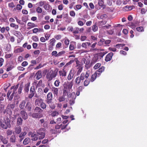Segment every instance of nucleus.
<instances>
[{
    "mask_svg": "<svg viewBox=\"0 0 147 147\" xmlns=\"http://www.w3.org/2000/svg\"><path fill=\"white\" fill-rule=\"evenodd\" d=\"M73 85V83L72 82H65L63 85V95L67 94L69 98V96L71 94L70 93Z\"/></svg>",
    "mask_w": 147,
    "mask_h": 147,
    "instance_id": "1",
    "label": "nucleus"
},
{
    "mask_svg": "<svg viewBox=\"0 0 147 147\" xmlns=\"http://www.w3.org/2000/svg\"><path fill=\"white\" fill-rule=\"evenodd\" d=\"M10 121L7 117H5L3 119L0 118V127L2 128L6 129L7 128L11 127Z\"/></svg>",
    "mask_w": 147,
    "mask_h": 147,
    "instance_id": "2",
    "label": "nucleus"
},
{
    "mask_svg": "<svg viewBox=\"0 0 147 147\" xmlns=\"http://www.w3.org/2000/svg\"><path fill=\"white\" fill-rule=\"evenodd\" d=\"M85 78V74L82 73L80 76L77 77L75 80L76 84L80 85L82 84Z\"/></svg>",
    "mask_w": 147,
    "mask_h": 147,
    "instance_id": "3",
    "label": "nucleus"
},
{
    "mask_svg": "<svg viewBox=\"0 0 147 147\" xmlns=\"http://www.w3.org/2000/svg\"><path fill=\"white\" fill-rule=\"evenodd\" d=\"M57 75V72L51 70L46 75V78L49 80H51L55 78Z\"/></svg>",
    "mask_w": 147,
    "mask_h": 147,
    "instance_id": "4",
    "label": "nucleus"
},
{
    "mask_svg": "<svg viewBox=\"0 0 147 147\" xmlns=\"http://www.w3.org/2000/svg\"><path fill=\"white\" fill-rule=\"evenodd\" d=\"M37 134L39 139L40 140L45 137V134L43 129H40L37 131Z\"/></svg>",
    "mask_w": 147,
    "mask_h": 147,
    "instance_id": "5",
    "label": "nucleus"
},
{
    "mask_svg": "<svg viewBox=\"0 0 147 147\" xmlns=\"http://www.w3.org/2000/svg\"><path fill=\"white\" fill-rule=\"evenodd\" d=\"M76 95L74 92H72L71 93L69 96V98H71V99L69 100V103L71 105L74 104L75 103V100L76 98Z\"/></svg>",
    "mask_w": 147,
    "mask_h": 147,
    "instance_id": "6",
    "label": "nucleus"
},
{
    "mask_svg": "<svg viewBox=\"0 0 147 147\" xmlns=\"http://www.w3.org/2000/svg\"><path fill=\"white\" fill-rule=\"evenodd\" d=\"M82 62H83L85 64V67L87 69L90 67V60L87 58H83L82 60Z\"/></svg>",
    "mask_w": 147,
    "mask_h": 147,
    "instance_id": "7",
    "label": "nucleus"
},
{
    "mask_svg": "<svg viewBox=\"0 0 147 147\" xmlns=\"http://www.w3.org/2000/svg\"><path fill=\"white\" fill-rule=\"evenodd\" d=\"M20 114L22 119L26 120L28 118V116L27 113L25 110H23L20 111Z\"/></svg>",
    "mask_w": 147,
    "mask_h": 147,
    "instance_id": "8",
    "label": "nucleus"
},
{
    "mask_svg": "<svg viewBox=\"0 0 147 147\" xmlns=\"http://www.w3.org/2000/svg\"><path fill=\"white\" fill-rule=\"evenodd\" d=\"M14 35L16 36H17L20 41L22 40L24 38L23 36L20 32L15 31L14 32Z\"/></svg>",
    "mask_w": 147,
    "mask_h": 147,
    "instance_id": "9",
    "label": "nucleus"
},
{
    "mask_svg": "<svg viewBox=\"0 0 147 147\" xmlns=\"http://www.w3.org/2000/svg\"><path fill=\"white\" fill-rule=\"evenodd\" d=\"M43 101V100L41 98H38L35 101V104L36 105L39 106Z\"/></svg>",
    "mask_w": 147,
    "mask_h": 147,
    "instance_id": "10",
    "label": "nucleus"
},
{
    "mask_svg": "<svg viewBox=\"0 0 147 147\" xmlns=\"http://www.w3.org/2000/svg\"><path fill=\"white\" fill-rule=\"evenodd\" d=\"M113 55V53L111 52L110 53H109L106 57L105 58V61L107 62L110 61Z\"/></svg>",
    "mask_w": 147,
    "mask_h": 147,
    "instance_id": "11",
    "label": "nucleus"
},
{
    "mask_svg": "<svg viewBox=\"0 0 147 147\" xmlns=\"http://www.w3.org/2000/svg\"><path fill=\"white\" fill-rule=\"evenodd\" d=\"M33 33H36L37 32H43L44 30L42 28H35L32 30Z\"/></svg>",
    "mask_w": 147,
    "mask_h": 147,
    "instance_id": "12",
    "label": "nucleus"
},
{
    "mask_svg": "<svg viewBox=\"0 0 147 147\" xmlns=\"http://www.w3.org/2000/svg\"><path fill=\"white\" fill-rule=\"evenodd\" d=\"M53 98L52 94L51 92H49L47 95V100L46 102H49L50 101H52V98Z\"/></svg>",
    "mask_w": 147,
    "mask_h": 147,
    "instance_id": "13",
    "label": "nucleus"
},
{
    "mask_svg": "<svg viewBox=\"0 0 147 147\" xmlns=\"http://www.w3.org/2000/svg\"><path fill=\"white\" fill-rule=\"evenodd\" d=\"M49 102H46L47 103L49 104V106L50 108L52 109H55L56 107V106L55 104L52 101H50Z\"/></svg>",
    "mask_w": 147,
    "mask_h": 147,
    "instance_id": "14",
    "label": "nucleus"
},
{
    "mask_svg": "<svg viewBox=\"0 0 147 147\" xmlns=\"http://www.w3.org/2000/svg\"><path fill=\"white\" fill-rule=\"evenodd\" d=\"M105 69V67H104L102 66L95 72L97 73L98 76H99L101 73L104 71Z\"/></svg>",
    "mask_w": 147,
    "mask_h": 147,
    "instance_id": "15",
    "label": "nucleus"
},
{
    "mask_svg": "<svg viewBox=\"0 0 147 147\" xmlns=\"http://www.w3.org/2000/svg\"><path fill=\"white\" fill-rule=\"evenodd\" d=\"M97 77H98V75H97V73L96 72H95L94 74L92 75L90 79V81L92 82H93Z\"/></svg>",
    "mask_w": 147,
    "mask_h": 147,
    "instance_id": "16",
    "label": "nucleus"
},
{
    "mask_svg": "<svg viewBox=\"0 0 147 147\" xmlns=\"http://www.w3.org/2000/svg\"><path fill=\"white\" fill-rule=\"evenodd\" d=\"M74 75V71L71 70L67 77V79L69 80H71L73 78Z\"/></svg>",
    "mask_w": 147,
    "mask_h": 147,
    "instance_id": "17",
    "label": "nucleus"
},
{
    "mask_svg": "<svg viewBox=\"0 0 147 147\" xmlns=\"http://www.w3.org/2000/svg\"><path fill=\"white\" fill-rule=\"evenodd\" d=\"M32 105L31 103L30 102H28L26 104L25 106L26 108L29 111H31Z\"/></svg>",
    "mask_w": 147,
    "mask_h": 147,
    "instance_id": "18",
    "label": "nucleus"
},
{
    "mask_svg": "<svg viewBox=\"0 0 147 147\" xmlns=\"http://www.w3.org/2000/svg\"><path fill=\"white\" fill-rule=\"evenodd\" d=\"M0 139L4 144H7L8 142L7 139L2 136H0Z\"/></svg>",
    "mask_w": 147,
    "mask_h": 147,
    "instance_id": "19",
    "label": "nucleus"
},
{
    "mask_svg": "<svg viewBox=\"0 0 147 147\" xmlns=\"http://www.w3.org/2000/svg\"><path fill=\"white\" fill-rule=\"evenodd\" d=\"M3 113L4 114L6 113L9 115H11L12 114L11 109L7 107L6 109L4 111Z\"/></svg>",
    "mask_w": 147,
    "mask_h": 147,
    "instance_id": "20",
    "label": "nucleus"
},
{
    "mask_svg": "<svg viewBox=\"0 0 147 147\" xmlns=\"http://www.w3.org/2000/svg\"><path fill=\"white\" fill-rule=\"evenodd\" d=\"M32 117L34 118H40L42 117V115L39 113H34L32 114Z\"/></svg>",
    "mask_w": 147,
    "mask_h": 147,
    "instance_id": "21",
    "label": "nucleus"
},
{
    "mask_svg": "<svg viewBox=\"0 0 147 147\" xmlns=\"http://www.w3.org/2000/svg\"><path fill=\"white\" fill-rule=\"evenodd\" d=\"M36 79L37 80H39L42 77V72L40 70L38 71L36 74Z\"/></svg>",
    "mask_w": 147,
    "mask_h": 147,
    "instance_id": "22",
    "label": "nucleus"
},
{
    "mask_svg": "<svg viewBox=\"0 0 147 147\" xmlns=\"http://www.w3.org/2000/svg\"><path fill=\"white\" fill-rule=\"evenodd\" d=\"M15 132L17 134H20L22 131V129L21 127L20 126H17L15 127Z\"/></svg>",
    "mask_w": 147,
    "mask_h": 147,
    "instance_id": "23",
    "label": "nucleus"
},
{
    "mask_svg": "<svg viewBox=\"0 0 147 147\" xmlns=\"http://www.w3.org/2000/svg\"><path fill=\"white\" fill-rule=\"evenodd\" d=\"M26 101L25 100H22L20 102L19 107L21 109H23L24 107Z\"/></svg>",
    "mask_w": 147,
    "mask_h": 147,
    "instance_id": "24",
    "label": "nucleus"
},
{
    "mask_svg": "<svg viewBox=\"0 0 147 147\" xmlns=\"http://www.w3.org/2000/svg\"><path fill=\"white\" fill-rule=\"evenodd\" d=\"M23 120L21 117H19L17 118V124L18 125H21L22 123Z\"/></svg>",
    "mask_w": 147,
    "mask_h": 147,
    "instance_id": "25",
    "label": "nucleus"
},
{
    "mask_svg": "<svg viewBox=\"0 0 147 147\" xmlns=\"http://www.w3.org/2000/svg\"><path fill=\"white\" fill-rule=\"evenodd\" d=\"M97 17L98 19H105L107 18V16L106 14L100 16V14H98L97 15Z\"/></svg>",
    "mask_w": 147,
    "mask_h": 147,
    "instance_id": "26",
    "label": "nucleus"
},
{
    "mask_svg": "<svg viewBox=\"0 0 147 147\" xmlns=\"http://www.w3.org/2000/svg\"><path fill=\"white\" fill-rule=\"evenodd\" d=\"M55 41V39L53 38L50 40V42L49 43V46L50 47H52L54 46Z\"/></svg>",
    "mask_w": 147,
    "mask_h": 147,
    "instance_id": "27",
    "label": "nucleus"
},
{
    "mask_svg": "<svg viewBox=\"0 0 147 147\" xmlns=\"http://www.w3.org/2000/svg\"><path fill=\"white\" fill-rule=\"evenodd\" d=\"M27 25L29 27L28 28L29 29H31L37 26V25L34 24L31 22H28V23Z\"/></svg>",
    "mask_w": 147,
    "mask_h": 147,
    "instance_id": "28",
    "label": "nucleus"
},
{
    "mask_svg": "<svg viewBox=\"0 0 147 147\" xmlns=\"http://www.w3.org/2000/svg\"><path fill=\"white\" fill-rule=\"evenodd\" d=\"M52 90L55 95H57L58 93V89L54 87H52Z\"/></svg>",
    "mask_w": 147,
    "mask_h": 147,
    "instance_id": "29",
    "label": "nucleus"
},
{
    "mask_svg": "<svg viewBox=\"0 0 147 147\" xmlns=\"http://www.w3.org/2000/svg\"><path fill=\"white\" fill-rule=\"evenodd\" d=\"M51 7L50 5L45 2V3L44 5L43 8L46 10H49Z\"/></svg>",
    "mask_w": 147,
    "mask_h": 147,
    "instance_id": "30",
    "label": "nucleus"
},
{
    "mask_svg": "<svg viewBox=\"0 0 147 147\" xmlns=\"http://www.w3.org/2000/svg\"><path fill=\"white\" fill-rule=\"evenodd\" d=\"M59 73L60 76H65L66 75V72L65 70H63V71H59Z\"/></svg>",
    "mask_w": 147,
    "mask_h": 147,
    "instance_id": "31",
    "label": "nucleus"
},
{
    "mask_svg": "<svg viewBox=\"0 0 147 147\" xmlns=\"http://www.w3.org/2000/svg\"><path fill=\"white\" fill-rule=\"evenodd\" d=\"M23 49L22 47H20L17 49H16L14 50V52L16 53H19L22 52Z\"/></svg>",
    "mask_w": 147,
    "mask_h": 147,
    "instance_id": "32",
    "label": "nucleus"
},
{
    "mask_svg": "<svg viewBox=\"0 0 147 147\" xmlns=\"http://www.w3.org/2000/svg\"><path fill=\"white\" fill-rule=\"evenodd\" d=\"M30 142V139L27 138H26L23 142V144L25 145L28 144Z\"/></svg>",
    "mask_w": 147,
    "mask_h": 147,
    "instance_id": "33",
    "label": "nucleus"
},
{
    "mask_svg": "<svg viewBox=\"0 0 147 147\" xmlns=\"http://www.w3.org/2000/svg\"><path fill=\"white\" fill-rule=\"evenodd\" d=\"M65 95H64L63 96H60L58 99V100L59 101L61 102H63L65 100V98L64 96Z\"/></svg>",
    "mask_w": 147,
    "mask_h": 147,
    "instance_id": "34",
    "label": "nucleus"
},
{
    "mask_svg": "<svg viewBox=\"0 0 147 147\" xmlns=\"http://www.w3.org/2000/svg\"><path fill=\"white\" fill-rule=\"evenodd\" d=\"M136 30L139 32H143L144 31V29L143 27L142 26L138 27L136 28Z\"/></svg>",
    "mask_w": 147,
    "mask_h": 147,
    "instance_id": "35",
    "label": "nucleus"
},
{
    "mask_svg": "<svg viewBox=\"0 0 147 147\" xmlns=\"http://www.w3.org/2000/svg\"><path fill=\"white\" fill-rule=\"evenodd\" d=\"M10 141L12 143H14L16 142V137L15 136L12 135L10 138Z\"/></svg>",
    "mask_w": 147,
    "mask_h": 147,
    "instance_id": "36",
    "label": "nucleus"
},
{
    "mask_svg": "<svg viewBox=\"0 0 147 147\" xmlns=\"http://www.w3.org/2000/svg\"><path fill=\"white\" fill-rule=\"evenodd\" d=\"M10 26L11 27L14 28L15 29L17 30L18 28V26L17 25H16L15 24L11 23Z\"/></svg>",
    "mask_w": 147,
    "mask_h": 147,
    "instance_id": "37",
    "label": "nucleus"
},
{
    "mask_svg": "<svg viewBox=\"0 0 147 147\" xmlns=\"http://www.w3.org/2000/svg\"><path fill=\"white\" fill-rule=\"evenodd\" d=\"M39 106L42 109H44L46 108L47 105L43 101Z\"/></svg>",
    "mask_w": 147,
    "mask_h": 147,
    "instance_id": "38",
    "label": "nucleus"
},
{
    "mask_svg": "<svg viewBox=\"0 0 147 147\" xmlns=\"http://www.w3.org/2000/svg\"><path fill=\"white\" fill-rule=\"evenodd\" d=\"M19 84H17L15 86H12L11 87V89H13V92H15L16 91L18 87Z\"/></svg>",
    "mask_w": 147,
    "mask_h": 147,
    "instance_id": "39",
    "label": "nucleus"
},
{
    "mask_svg": "<svg viewBox=\"0 0 147 147\" xmlns=\"http://www.w3.org/2000/svg\"><path fill=\"white\" fill-rule=\"evenodd\" d=\"M125 45L124 44H117L116 45L115 47L118 49H122V47Z\"/></svg>",
    "mask_w": 147,
    "mask_h": 147,
    "instance_id": "40",
    "label": "nucleus"
},
{
    "mask_svg": "<svg viewBox=\"0 0 147 147\" xmlns=\"http://www.w3.org/2000/svg\"><path fill=\"white\" fill-rule=\"evenodd\" d=\"M27 132H24L21 133L20 134H19V137L20 138H24Z\"/></svg>",
    "mask_w": 147,
    "mask_h": 147,
    "instance_id": "41",
    "label": "nucleus"
},
{
    "mask_svg": "<svg viewBox=\"0 0 147 147\" xmlns=\"http://www.w3.org/2000/svg\"><path fill=\"white\" fill-rule=\"evenodd\" d=\"M129 26L133 29H134L136 27V24L132 22L129 23Z\"/></svg>",
    "mask_w": 147,
    "mask_h": 147,
    "instance_id": "42",
    "label": "nucleus"
},
{
    "mask_svg": "<svg viewBox=\"0 0 147 147\" xmlns=\"http://www.w3.org/2000/svg\"><path fill=\"white\" fill-rule=\"evenodd\" d=\"M87 37L86 36L82 35L81 36L80 39L81 41H83L87 40Z\"/></svg>",
    "mask_w": 147,
    "mask_h": 147,
    "instance_id": "43",
    "label": "nucleus"
},
{
    "mask_svg": "<svg viewBox=\"0 0 147 147\" xmlns=\"http://www.w3.org/2000/svg\"><path fill=\"white\" fill-rule=\"evenodd\" d=\"M59 115V113L57 111H53L51 114V115L52 117L57 116Z\"/></svg>",
    "mask_w": 147,
    "mask_h": 147,
    "instance_id": "44",
    "label": "nucleus"
},
{
    "mask_svg": "<svg viewBox=\"0 0 147 147\" xmlns=\"http://www.w3.org/2000/svg\"><path fill=\"white\" fill-rule=\"evenodd\" d=\"M105 40L104 39H101L98 42V45L99 46H101L104 43Z\"/></svg>",
    "mask_w": 147,
    "mask_h": 147,
    "instance_id": "45",
    "label": "nucleus"
},
{
    "mask_svg": "<svg viewBox=\"0 0 147 147\" xmlns=\"http://www.w3.org/2000/svg\"><path fill=\"white\" fill-rule=\"evenodd\" d=\"M32 39L34 42H37L38 40V38L36 36H32Z\"/></svg>",
    "mask_w": 147,
    "mask_h": 147,
    "instance_id": "46",
    "label": "nucleus"
},
{
    "mask_svg": "<svg viewBox=\"0 0 147 147\" xmlns=\"http://www.w3.org/2000/svg\"><path fill=\"white\" fill-rule=\"evenodd\" d=\"M22 8V6L20 4H18L17 5L16 8H14V10H16V9L18 10H20Z\"/></svg>",
    "mask_w": 147,
    "mask_h": 147,
    "instance_id": "47",
    "label": "nucleus"
},
{
    "mask_svg": "<svg viewBox=\"0 0 147 147\" xmlns=\"http://www.w3.org/2000/svg\"><path fill=\"white\" fill-rule=\"evenodd\" d=\"M32 140L36 141L38 140V137L37 136V134L36 135L34 134V137H32Z\"/></svg>",
    "mask_w": 147,
    "mask_h": 147,
    "instance_id": "48",
    "label": "nucleus"
},
{
    "mask_svg": "<svg viewBox=\"0 0 147 147\" xmlns=\"http://www.w3.org/2000/svg\"><path fill=\"white\" fill-rule=\"evenodd\" d=\"M7 107L11 109H13L15 107V104H9L8 105Z\"/></svg>",
    "mask_w": 147,
    "mask_h": 147,
    "instance_id": "49",
    "label": "nucleus"
},
{
    "mask_svg": "<svg viewBox=\"0 0 147 147\" xmlns=\"http://www.w3.org/2000/svg\"><path fill=\"white\" fill-rule=\"evenodd\" d=\"M79 32V28L76 27L74 28V30L73 31V33L75 34L78 33Z\"/></svg>",
    "mask_w": 147,
    "mask_h": 147,
    "instance_id": "50",
    "label": "nucleus"
},
{
    "mask_svg": "<svg viewBox=\"0 0 147 147\" xmlns=\"http://www.w3.org/2000/svg\"><path fill=\"white\" fill-rule=\"evenodd\" d=\"M34 110L36 112H38L39 113L41 112L42 111V109L39 107H36L35 108Z\"/></svg>",
    "mask_w": 147,
    "mask_h": 147,
    "instance_id": "51",
    "label": "nucleus"
},
{
    "mask_svg": "<svg viewBox=\"0 0 147 147\" xmlns=\"http://www.w3.org/2000/svg\"><path fill=\"white\" fill-rule=\"evenodd\" d=\"M98 4L100 6H102L103 5L104 1L103 0H98Z\"/></svg>",
    "mask_w": 147,
    "mask_h": 147,
    "instance_id": "52",
    "label": "nucleus"
},
{
    "mask_svg": "<svg viewBox=\"0 0 147 147\" xmlns=\"http://www.w3.org/2000/svg\"><path fill=\"white\" fill-rule=\"evenodd\" d=\"M60 82L59 80H56L54 82V85L56 87H58L59 85Z\"/></svg>",
    "mask_w": 147,
    "mask_h": 147,
    "instance_id": "53",
    "label": "nucleus"
},
{
    "mask_svg": "<svg viewBox=\"0 0 147 147\" xmlns=\"http://www.w3.org/2000/svg\"><path fill=\"white\" fill-rule=\"evenodd\" d=\"M23 87V86L22 85H21L20 87H19L18 90V93L19 94H20L22 92V88Z\"/></svg>",
    "mask_w": 147,
    "mask_h": 147,
    "instance_id": "54",
    "label": "nucleus"
},
{
    "mask_svg": "<svg viewBox=\"0 0 147 147\" xmlns=\"http://www.w3.org/2000/svg\"><path fill=\"white\" fill-rule=\"evenodd\" d=\"M92 29L94 32H96L98 30V27L96 25H94L92 27Z\"/></svg>",
    "mask_w": 147,
    "mask_h": 147,
    "instance_id": "55",
    "label": "nucleus"
},
{
    "mask_svg": "<svg viewBox=\"0 0 147 147\" xmlns=\"http://www.w3.org/2000/svg\"><path fill=\"white\" fill-rule=\"evenodd\" d=\"M146 11H147V10L145 8L141 9V13L142 14H145Z\"/></svg>",
    "mask_w": 147,
    "mask_h": 147,
    "instance_id": "56",
    "label": "nucleus"
},
{
    "mask_svg": "<svg viewBox=\"0 0 147 147\" xmlns=\"http://www.w3.org/2000/svg\"><path fill=\"white\" fill-rule=\"evenodd\" d=\"M101 65V64L100 63H96L94 67V69H96L98 68Z\"/></svg>",
    "mask_w": 147,
    "mask_h": 147,
    "instance_id": "57",
    "label": "nucleus"
},
{
    "mask_svg": "<svg viewBox=\"0 0 147 147\" xmlns=\"http://www.w3.org/2000/svg\"><path fill=\"white\" fill-rule=\"evenodd\" d=\"M12 131L11 130H8L6 131V134L7 136L11 135L12 134Z\"/></svg>",
    "mask_w": 147,
    "mask_h": 147,
    "instance_id": "58",
    "label": "nucleus"
},
{
    "mask_svg": "<svg viewBox=\"0 0 147 147\" xmlns=\"http://www.w3.org/2000/svg\"><path fill=\"white\" fill-rule=\"evenodd\" d=\"M2 103L0 101V109L1 111H3L5 108V106L4 105L2 104Z\"/></svg>",
    "mask_w": 147,
    "mask_h": 147,
    "instance_id": "59",
    "label": "nucleus"
},
{
    "mask_svg": "<svg viewBox=\"0 0 147 147\" xmlns=\"http://www.w3.org/2000/svg\"><path fill=\"white\" fill-rule=\"evenodd\" d=\"M36 11L38 13H41L42 12V9L40 7H38L36 8Z\"/></svg>",
    "mask_w": 147,
    "mask_h": 147,
    "instance_id": "60",
    "label": "nucleus"
},
{
    "mask_svg": "<svg viewBox=\"0 0 147 147\" xmlns=\"http://www.w3.org/2000/svg\"><path fill=\"white\" fill-rule=\"evenodd\" d=\"M35 89L34 87H31L30 90V93L31 94H35Z\"/></svg>",
    "mask_w": 147,
    "mask_h": 147,
    "instance_id": "61",
    "label": "nucleus"
},
{
    "mask_svg": "<svg viewBox=\"0 0 147 147\" xmlns=\"http://www.w3.org/2000/svg\"><path fill=\"white\" fill-rule=\"evenodd\" d=\"M8 6L10 7L13 8L15 7V5L13 2H11L8 4Z\"/></svg>",
    "mask_w": 147,
    "mask_h": 147,
    "instance_id": "62",
    "label": "nucleus"
},
{
    "mask_svg": "<svg viewBox=\"0 0 147 147\" xmlns=\"http://www.w3.org/2000/svg\"><path fill=\"white\" fill-rule=\"evenodd\" d=\"M70 15L72 17H75L76 15L75 12L74 11H71L70 12Z\"/></svg>",
    "mask_w": 147,
    "mask_h": 147,
    "instance_id": "63",
    "label": "nucleus"
},
{
    "mask_svg": "<svg viewBox=\"0 0 147 147\" xmlns=\"http://www.w3.org/2000/svg\"><path fill=\"white\" fill-rule=\"evenodd\" d=\"M65 51H63L61 52H59L56 55V57H58L61 56L64 53Z\"/></svg>",
    "mask_w": 147,
    "mask_h": 147,
    "instance_id": "64",
    "label": "nucleus"
}]
</instances>
